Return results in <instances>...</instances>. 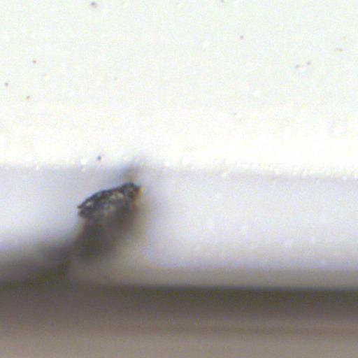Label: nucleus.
Instances as JSON below:
<instances>
[{"label":"nucleus","instance_id":"f03ea898","mask_svg":"<svg viewBox=\"0 0 358 358\" xmlns=\"http://www.w3.org/2000/svg\"><path fill=\"white\" fill-rule=\"evenodd\" d=\"M134 234V232L132 231H120V232H114L108 231L104 236L100 238H96L94 241L87 238L85 234L82 241L83 244H85L87 241L89 249L96 251L98 250V248L96 245V242H102L105 248H108L110 245H115L122 240L130 238ZM84 247H86V245H84Z\"/></svg>","mask_w":358,"mask_h":358},{"label":"nucleus","instance_id":"f257e3e1","mask_svg":"<svg viewBox=\"0 0 358 358\" xmlns=\"http://www.w3.org/2000/svg\"><path fill=\"white\" fill-rule=\"evenodd\" d=\"M82 214L90 221L85 228V236L92 241L102 238L108 231L136 230V213L132 195L116 200L95 195L83 204Z\"/></svg>","mask_w":358,"mask_h":358}]
</instances>
